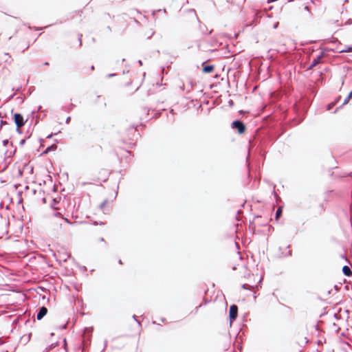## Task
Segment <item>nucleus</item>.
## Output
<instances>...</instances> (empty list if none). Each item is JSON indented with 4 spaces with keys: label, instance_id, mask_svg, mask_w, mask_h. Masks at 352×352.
<instances>
[{
    "label": "nucleus",
    "instance_id": "3",
    "mask_svg": "<svg viewBox=\"0 0 352 352\" xmlns=\"http://www.w3.org/2000/svg\"><path fill=\"white\" fill-rule=\"evenodd\" d=\"M325 56V52L324 51H322L320 52V54L316 58H314L311 64L309 65V66L307 67V70H311L314 67H316L319 63H320L322 62V59Z\"/></svg>",
    "mask_w": 352,
    "mask_h": 352
},
{
    "label": "nucleus",
    "instance_id": "10",
    "mask_svg": "<svg viewBox=\"0 0 352 352\" xmlns=\"http://www.w3.org/2000/svg\"><path fill=\"white\" fill-rule=\"evenodd\" d=\"M338 53H346V52H352V45L348 47L340 50L338 51Z\"/></svg>",
    "mask_w": 352,
    "mask_h": 352
},
{
    "label": "nucleus",
    "instance_id": "30",
    "mask_svg": "<svg viewBox=\"0 0 352 352\" xmlns=\"http://www.w3.org/2000/svg\"><path fill=\"white\" fill-rule=\"evenodd\" d=\"M99 240H100V241H102V242H104V238H102V237L100 238V239H99Z\"/></svg>",
    "mask_w": 352,
    "mask_h": 352
},
{
    "label": "nucleus",
    "instance_id": "1",
    "mask_svg": "<svg viewBox=\"0 0 352 352\" xmlns=\"http://www.w3.org/2000/svg\"><path fill=\"white\" fill-rule=\"evenodd\" d=\"M230 126L232 129L236 131L239 134H243L246 131V126L241 120H234Z\"/></svg>",
    "mask_w": 352,
    "mask_h": 352
},
{
    "label": "nucleus",
    "instance_id": "34",
    "mask_svg": "<svg viewBox=\"0 0 352 352\" xmlns=\"http://www.w3.org/2000/svg\"><path fill=\"white\" fill-rule=\"evenodd\" d=\"M52 134L49 135L47 138H52Z\"/></svg>",
    "mask_w": 352,
    "mask_h": 352
},
{
    "label": "nucleus",
    "instance_id": "36",
    "mask_svg": "<svg viewBox=\"0 0 352 352\" xmlns=\"http://www.w3.org/2000/svg\"><path fill=\"white\" fill-rule=\"evenodd\" d=\"M170 112L173 114L174 113L173 109H170Z\"/></svg>",
    "mask_w": 352,
    "mask_h": 352
},
{
    "label": "nucleus",
    "instance_id": "11",
    "mask_svg": "<svg viewBox=\"0 0 352 352\" xmlns=\"http://www.w3.org/2000/svg\"><path fill=\"white\" fill-rule=\"evenodd\" d=\"M107 203V200L106 199V200H104V201H102V202L100 204L99 208H100L101 210H102V209L104 208V207L106 206Z\"/></svg>",
    "mask_w": 352,
    "mask_h": 352
},
{
    "label": "nucleus",
    "instance_id": "7",
    "mask_svg": "<svg viewBox=\"0 0 352 352\" xmlns=\"http://www.w3.org/2000/svg\"><path fill=\"white\" fill-rule=\"evenodd\" d=\"M57 149V146L54 144L47 146L45 150L43 152V154H47L50 151H55Z\"/></svg>",
    "mask_w": 352,
    "mask_h": 352
},
{
    "label": "nucleus",
    "instance_id": "26",
    "mask_svg": "<svg viewBox=\"0 0 352 352\" xmlns=\"http://www.w3.org/2000/svg\"><path fill=\"white\" fill-rule=\"evenodd\" d=\"M278 23H276L274 25V28H276L278 27Z\"/></svg>",
    "mask_w": 352,
    "mask_h": 352
},
{
    "label": "nucleus",
    "instance_id": "15",
    "mask_svg": "<svg viewBox=\"0 0 352 352\" xmlns=\"http://www.w3.org/2000/svg\"><path fill=\"white\" fill-rule=\"evenodd\" d=\"M65 221L69 224H74V223H77L78 222L75 221V222H71L69 219H67V218H65Z\"/></svg>",
    "mask_w": 352,
    "mask_h": 352
},
{
    "label": "nucleus",
    "instance_id": "13",
    "mask_svg": "<svg viewBox=\"0 0 352 352\" xmlns=\"http://www.w3.org/2000/svg\"><path fill=\"white\" fill-rule=\"evenodd\" d=\"M2 143H3V146H7L8 144L10 143V142L8 140H3Z\"/></svg>",
    "mask_w": 352,
    "mask_h": 352
},
{
    "label": "nucleus",
    "instance_id": "16",
    "mask_svg": "<svg viewBox=\"0 0 352 352\" xmlns=\"http://www.w3.org/2000/svg\"><path fill=\"white\" fill-rule=\"evenodd\" d=\"M350 100V98L349 96H347L345 100H344L343 103H342V105H344L346 104V103H348L349 100Z\"/></svg>",
    "mask_w": 352,
    "mask_h": 352
},
{
    "label": "nucleus",
    "instance_id": "42",
    "mask_svg": "<svg viewBox=\"0 0 352 352\" xmlns=\"http://www.w3.org/2000/svg\"><path fill=\"white\" fill-rule=\"evenodd\" d=\"M99 224H100V225H103L104 223H103V222H102V221H101V222H100V223H99Z\"/></svg>",
    "mask_w": 352,
    "mask_h": 352
},
{
    "label": "nucleus",
    "instance_id": "6",
    "mask_svg": "<svg viewBox=\"0 0 352 352\" xmlns=\"http://www.w3.org/2000/svg\"><path fill=\"white\" fill-rule=\"evenodd\" d=\"M214 70V66L212 65H203V69L202 71L204 73L210 74Z\"/></svg>",
    "mask_w": 352,
    "mask_h": 352
},
{
    "label": "nucleus",
    "instance_id": "40",
    "mask_svg": "<svg viewBox=\"0 0 352 352\" xmlns=\"http://www.w3.org/2000/svg\"><path fill=\"white\" fill-rule=\"evenodd\" d=\"M305 10H309V7H308V6H305Z\"/></svg>",
    "mask_w": 352,
    "mask_h": 352
},
{
    "label": "nucleus",
    "instance_id": "22",
    "mask_svg": "<svg viewBox=\"0 0 352 352\" xmlns=\"http://www.w3.org/2000/svg\"><path fill=\"white\" fill-rule=\"evenodd\" d=\"M14 96H15V94H10V96L9 97V98H8V99H9V100L12 99V98L14 97Z\"/></svg>",
    "mask_w": 352,
    "mask_h": 352
},
{
    "label": "nucleus",
    "instance_id": "20",
    "mask_svg": "<svg viewBox=\"0 0 352 352\" xmlns=\"http://www.w3.org/2000/svg\"><path fill=\"white\" fill-rule=\"evenodd\" d=\"M71 120V117H67V119H66V123L68 124Z\"/></svg>",
    "mask_w": 352,
    "mask_h": 352
},
{
    "label": "nucleus",
    "instance_id": "28",
    "mask_svg": "<svg viewBox=\"0 0 352 352\" xmlns=\"http://www.w3.org/2000/svg\"><path fill=\"white\" fill-rule=\"evenodd\" d=\"M333 105V104H329V105L328 106V110H329V109L331 108V107H332Z\"/></svg>",
    "mask_w": 352,
    "mask_h": 352
},
{
    "label": "nucleus",
    "instance_id": "2",
    "mask_svg": "<svg viewBox=\"0 0 352 352\" xmlns=\"http://www.w3.org/2000/svg\"><path fill=\"white\" fill-rule=\"evenodd\" d=\"M13 119L17 128H21L27 122V120H25L23 115L19 113H14L13 114Z\"/></svg>",
    "mask_w": 352,
    "mask_h": 352
},
{
    "label": "nucleus",
    "instance_id": "44",
    "mask_svg": "<svg viewBox=\"0 0 352 352\" xmlns=\"http://www.w3.org/2000/svg\"><path fill=\"white\" fill-rule=\"evenodd\" d=\"M19 89H20V88L16 89V92H17V91H19Z\"/></svg>",
    "mask_w": 352,
    "mask_h": 352
},
{
    "label": "nucleus",
    "instance_id": "37",
    "mask_svg": "<svg viewBox=\"0 0 352 352\" xmlns=\"http://www.w3.org/2000/svg\"><path fill=\"white\" fill-rule=\"evenodd\" d=\"M274 197H277L278 196L276 192H274Z\"/></svg>",
    "mask_w": 352,
    "mask_h": 352
},
{
    "label": "nucleus",
    "instance_id": "24",
    "mask_svg": "<svg viewBox=\"0 0 352 352\" xmlns=\"http://www.w3.org/2000/svg\"><path fill=\"white\" fill-rule=\"evenodd\" d=\"M348 96L351 98H352V91L349 94Z\"/></svg>",
    "mask_w": 352,
    "mask_h": 352
},
{
    "label": "nucleus",
    "instance_id": "9",
    "mask_svg": "<svg viewBox=\"0 0 352 352\" xmlns=\"http://www.w3.org/2000/svg\"><path fill=\"white\" fill-rule=\"evenodd\" d=\"M278 250L280 252V254L279 256V257H287V256H291L292 255V252L291 250H289L287 252H286L285 254H284L283 252H282V248H279Z\"/></svg>",
    "mask_w": 352,
    "mask_h": 352
},
{
    "label": "nucleus",
    "instance_id": "41",
    "mask_svg": "<svg viewBox=\"0 0 352 352\" xmlns=\"http://www.w3.org/2000/svg\"><path fill=\"white\" fill-rule=\"evenodd\" d=\"M146 111V109H144ZM149 110H146V114L148 115Z\"/></svg>",
    "mask_w": 352,
    "mask_h": 352
},
{
    "label": "nucleus",
    "instance_id": "46",
    "mask_svg": "<svg viewBox=\"0 0 352 352\" xmlns=\"http://www.w3.org/2000/svg\"><path fill=\"white\" fill-rule=\"evenodd\" d=\"M212 30H210V31L209 32V33H208V34H211V33H212Z\"/></svg>",
    "mask_w": 352,
    "mask_h": 352
},
{
    "label": "nucleus",
    "instance_id": "19",
    "mask_svg": "<svg viewBox=\"0 0 352 352\" xmlns=\"http://www.w3.org/2000/svg\"><path fill=\"white\" fill-rule=\"evenodd\" d=\"M228 104H229V106H233V104H234V102H233L232 100H230L228 102Z\"/></svg>",
    "mask_w": 352,
    "mask_h": 352
},
{
    "label": "nucleus",
    "instance_id": "31",
    "mask_svg": "<svg viewBox=\"0 0 352 352\" xmlns=\"http://www.w3.org/2000/svg\"><path fill=\"white\" fill-rule=\"evenodd\" d=\"M81 36H80L79 37L80 45H82V42H81Z\"/></svg>",
    "mask_w": 352,
    "mask_h": 352
},
{
    "label": "nucleus",
    "instance_id": "25",
    "mask_svg": "<svg viewBox=\"0 0 352 352\" xmlns=\"http://www.w3.org/2000/svg\"><path fill=\"white\" fill-rule=\"evenodd\" d=\"M135 322L138 324L139 327H141V323L138 320H136Z\"/></svg>",
    "mask_w": 352,
    "mask_h": 352
},
{
    "label": "nucleus",
    "instance_id": "29",
    "mask_svg": "<svg viewBox=\"0 0 352 352\" xmlns=\"http://www.w3.org/2000/svg\"><path fill=\"white\" fill-rule=\"evenodd\" d=\"M6 124V122H4V121H3V120H1V125H2V124Z\"/></svg>",
    "mask_w": 352,
    "mask_h": 352
},
{
    "label": "nucleus",
    "instance_id": "32",
    "mask_svg": "<svg viewBox=\"0 0 352 352\" xmlns=\"http://www.w3.org/2000/svg\"><path fill=\"white\" fill-rule=\"evenodd\" d=\"M55 215H56V217L60 216V213H59V212H56V213H55Z\"/></svg>",
    "mask_w": 352,
    "mask_h": 352
},
{
    "label": "nucleus",
    "instance_id": "35",
    "mask_svg": "<svg viewBox=\"0 0 352 352\" xmlns=\"http://www.w3.org/2000/svg\"><path fill=\"white\" fill-rule=\"evenodd\" d=\"M49 65V63H48V62H45V63H44V65Z\"/></svg>",
    "mask_w": 352,
    "mask_h": 352
},
{
    "label": "nucleus",
    "instance_id": "8",
    "mask_svg": "<svg viewBox=\"0 0 352 352\" xmlns=\"http://www.w3.org/2000/svg\"><path fill=\"white\" fill-rule=\"evenodd\" d=\"M342 273L346 276H351L352 274V272L350 269V267L347 265H344L343 267H342Z\"/></svg>",
    "mask_w": 352,
    "mask_h": 352
},
{
    "label": "nucleus",
    "instance_id": "23",
    "mask_svg": "<svg viewBox=\"0 0 352 352\" xmlns=\"http://www.w3.org/2000/svg\"><path fill=\"white\" fill-rule=\"evenodd\" d=\"M3 344H4V341L1 338H0V345H2Z\"/></svg>",
    "mask_w": 352,
    "mask_h": 352
},
{
    "label": "nucleus",
    "instance_id": "4",
    "mask_svg": "<svg viewBox=\"0 0 352 352\" xmlns=\"http://www.w3.org/2000/svg\"><path fill=\"white\" fill-rule=\"evenodd\" d=\"M238 316V307L236 305H232L230 307L229 309V317H230V322H232L236 320Z\"/></svg>",
    "mask_w": 352,
    "mask_h": 352
},
{
    "label": "nucleus",
    "instance_id": "5",
    "mask_svg": "<svg viewBox=\"0 0 352 352\" xmlns=\"http://www.w3.org/2000/svg\"><path fill=\"white\" fill-rule=\"evenodd\" d=\"M47 309L45 306L41 307L37 312L36 318L38 320H41L47 314Z\"/></svg>",
    "mask_w": 352,
    "mask_h": 352
},
{
    "label": "nucleus",
    "instance_id": "39",
    "mask_svg": "<svg viewBox=\"0 0 352 352\" xmlns=\"http://www.w3.org/2000/svg\"><path fill=\"white\" fill-rule=\"evenodd\" d=\"M161 321L164 322L165 321V318H162Z\"/></svg>",
    "mask_w": 352,
    "mask_h": 352
},
{
    "label": "nucleus",
    "instance_id": "33",
    "mask_svg": "<svg viewBox=\"0 0 352 352\" xmlns=\"http://www.w3.org/2000/svg\"><path fill=\"white\" fill-rule=\"evenodd\" d=\"M138 63H140V65H142V60H138Z\"/></svg>",
    "mask_w": 352,
    "mask_h": 352
},
{
    "label": "nucleus",
    "instance_id": "17",
    "mask_svg": "<svg viewBox=\"0 0 352 352\" xmlns=\"http://www.w3.org/2000/svg\"><path fill=\"white\" fill-rule=\"evenodd\" d=\"M25 143V139H23V140H21L19 142V145H20V146H23Z\"/></svg>",
    "mask_w": 352,
    "mask_h": 352
},
{
    "label": "nucleus",
    "instance_id": "43",
    "mask_svg": "<svg viewBox=\"0 0 352 352\" xmlns=\"http://www.w3.org/2000/svg\"><path fill=\"white\" fill-rule=\"evenodd\" d=\"M349 2V0H344V3Z\"/></svg>",
    "mask_w": 352,
    "mask_h": 352
},
{
    "label": "nucleus",
    "instance_id": "38",
    "mask_svg": "<svg viewBox=\"0 0 352 352\" xmlns=\"http://www.w3.org/2000/svg\"><path fill=\"white\" fill-rule=\"evenodd\" d=\"M91 69L92 70H94V69H95L94 66V65H92V66H91Z\"/></svg>",
    "mask_w": 352,
    "mask_h": 352
},
{
    "label": "nucleus",
    "instance_id": "12",
    "mask_svg": "<svg viewBox=\"0 0 352 352\" xmlns=\"http://www.w3.org/2000/svg\"><path fill=\"white\" fill-rule=\"evenodd\" d=\"M282 212V208H278L276 212V217L278 218Z\"/></svg>",
    "mask_w": 352,
    "mask_h": 352
},
{
    "label": "nucleus",
    "instance_id": "18",
    "mask_svg": "<svg viewBox=\"0 0 352 352\" xmlns=\"http://www.w3.org/2000/svg\"><path fill=\"white\" fill-rule=\"evenodd\" d=\"M116 74H114V73H112V74H109L107 76V78H111V77H113V76H116Z\"/></svg>",
    "mask_w": 352,
    "mask_h": 352
},
{
    "label": "nucleus",
    "instance_id": "27",
    "mask_svg": "<svg viewBox=\"0 0 352 352\" xmlns=\"http://www.w3.org/2000/svg\"><path fill=\"white\" fill-rule=\"evenodd\" d=\"M133 318L135 320V321H136V320H138L137 316L135 315L133 316Z\"/></svg>",
    "mask_w": 352,
    "mask_h": 352
},
{
    "label": "nucleus",
    "instance_id": "21",
    "mask_svg": "<svg viewBox=\"0 0 352 352\" xmlns=\"http://www.w3.org/2000/svg\"><path fill=\"white\" fill-rule=\"evenodd\" d=\"M16 132H17L18 133H22V131L21 130V128H17V127H16Z\"/></svg>",
    "mask_w": 352,
    "mask_h": 352
},
{
    "label": "nucleus",
    "instance_id": "45",
    "mask_svg": "<svg viewBox=\"0 0 352 352\" xmlns=\"http://www.w3.org/2000/svg\"><path fill=\"white\" fill-rule=\"evenodd\" d=\"M119 263H120V264L122 263L121 260L119 261Z\"/></svg>",
    "mask_w": 352,
    "mask_h": 352
},
{
    "label": "nucleus",
    "instance_id": "14",
    "mask_svg": "<svg viewBox=\"0 0 352 352\" xmlns=\"http://www.w3.org/2000/svg\"><path fill=\"white\" fill-rule=\"evenodd\" d=\"M251 286L248 284H243L242 285V288L244 289H249Z\"/></svg>",
    "mask_w": 352,
    "mask_h": 352
}]
</instances>
